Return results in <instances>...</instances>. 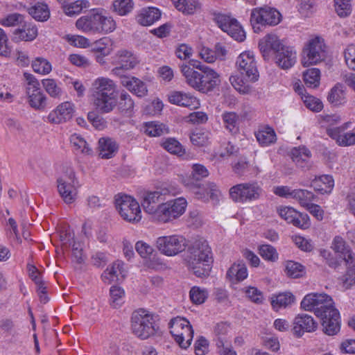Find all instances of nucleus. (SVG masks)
<instances>
[{
    "label": "nucleus",
    "instance_id": "31",
    "mask_svg": "<svg viewBox=\"0 0 355 355\" xmlns=\"http://www.w3.org/2000/svg\"><path fill=\"white\" fill-rule=\"evenodd\" d=\"M295 303V297L291 292H283L274 294L270 298V304L272 309L277 311L281 309L291 307Z\"/></svg>",
    "mask_w": 355,
    "mask_h": 355
},
{
    "label": "nucleus",
    "instance_id": "20",
    "mask_svg": "<svg viewBox=\"0 0 355 355\" xmlns=\"http://www.w3.org/2000/svg\"><path fill=\"white\" fill-rule=\"evenodd\" d=\"M284 44L275 34H267L259 42V48L265 60L270 58L272 54H275Z\"/></svg>",
    "mask_w": 355,
    "mask_h": 355
},
{
    "label": "nucleus",
    "instance_id": "63",
    "mask_svg": "<svg viewBox=\"0 0 355 355\" xmlns=\"http://www.w3.org/2000/svg\"><path fill=\"white\" fill-rule=\"evenodd\" d=\"M285 272L290 277L298 278L302 276L304 267L297 262L288 261L286 264Z\"/></svg>",
    "mask_w": 355,
    "mask_h": 355
},
{
    "label": "nucleus",
    "instance_id": "42",
    "mask_svg": "<svg viewBox=\"0 0 355 355\" xmlns=\"http://www.w3.org/2000/svg\"><path fill=\"white\" fill-rule=\"evenodd\" d=\"M175 7L184 15H193L200 8L197 0H171Z\"/></svg>",
    "mask_w": 355,
    "mask_h": 355
},
{
    "label": "nucleus",
    "instance_id": "50",
    "mask_svg": "<svg viewBox=\"0 0 355 355\" xmlns=\"http://www.w3.org/2000/svg\"><path fill=\"white\" fill-rule=\"evenodd\" d=\"M162 146L168 153L182 157L185 154V148L175 138H167L162 143Z\"/></svg>",
    "mask_w": 355,
    "mask_h": 355
},
{
    "label": "nucleus",
    "instance_id": "45",
    "mask_svg": "<svg viewBox=\"0 0 355 355\" xmlns=\"http://www.w3.org/2000/svg\"><path fill=\"white\" fill-rule=\"evenodd\" d=\"M28 13L36 20L46 21L50 17V11L46 3L37 2L28 9Z\"/></svg>",
    "mask_w": 355,
    "mask_h": 355
},
{
    "label": "nucleus",
    "instance_id": "24",
    "mask_svg": "<svg viewBox=\"0 0 355 355\" xmlns=\"http://www.w3.org/2000/svg\"><path fill=\"white\" fill-rule=\"evenodd\" d=\"M96 33L107 34L116 29V22L113 18L103 10H94Z\"/></svg>",
    "mask_w": 355,
    "mask_h": 355
},
{
    "label": "nucleus",
    "instance_id": "33",
    "mask_svg": "<svg viewBox=\"0 0 355 355\" xmlns=\"http://www.w3.org/2000/svg\"><path fill=\"white\" fill-rule=\"evenodd\" d=\"M311 185L315 191L322 194L329 193L334 188V181L332 176L324 175L318 178H315L311 182Z\"/></svg>",
    "mask_w": 355,
    "mask_h": 355
},
{
    "label": "nucleus",
    "instance_id": "26",
    "mask_svg": "<svg viewBox=\"0 0 355 355\" xmlns=\"http://www.w3.org/2000/svg\"><path fill=\"white\" fill-rule=\"evenodd\" d=\"M168 101L174 105L190 109L198 108L200 105L198 100L190 94L174 91L168 94Z\"/></svg>",
    "mask_w": 355,
    "mask_h": 355
},
{
    "label": "nucleus",
    "instance_id": "2",
    "mask_svg": "<svg viewBox=\"0 0 355 355\" xmlns=\"http://www.w3.org/2000/svg\"><path fill=\"white\" fill-rule=\"evenodd\" d=\"M94 104L101 113H110L117 105V85L107 77H98L92 83Z\"/></svg>",
    "mask_w": 355,
    "mask_h": 355
},
{
    "label": "nucleus",
    "instance_id": "7",
    "mask_svg": "<svg viewBox=\"0 0 355 355\" xmlns=\"http://www.w3.org/2000/svg\"><path fill=\"white\" fill-rule=\"evenodd\" d=\"M170 332L176 343L183 349L189 347L193 340V330L190 322L182 317H176L169 322Z\"/></svg>",
    "mask_w": 355,
    "mask_h": 355
},
{
    "label": "nucleus",
    "instance_id": "62",
    "mask_svg": "<svg viewBox=\"0 0 355 355\" xmlns=\"http://www.w3.org/2000/svg\"><path fill=\"white\" fill-rule=\"evenodd\" d=\"M352 259L354 263H350L349 261H345L347 271L343 277V285L347 288L355 284V257Z\"/></svg>",
    "mask_w": 355,
    "mask_h": 355
},
{
    "label": "nucleus",
    "instance_id": "36",
    "mask_svg": "<svg viewBox=\"0 0 355 355\" xmlns=\"http://www.w3.org/2000/svg\"><path fill=\"white\" fill-rule=\"evenodd\" d=\"M76 26L84 33L96 34L94 10L80 17L76 22Z\"/></svg>",
    "mask_w": 355,
    "mask_h": 355
},
{
    "label": "nucleus",
    "instance_id": "4",
    "mask_svg": "<svg viewBox=\"0 0 355 355\" xmlns=\"http://www.w3.org/2000/svg\"><path fill=\"white\" fill-rule=\"evenodd\" d=\"M327 46L323 38L315 36L310 38L304 44L301 63L304 67L318 64L325 60L327 58Z\"/></svg>",
    "mask_w": 355,
    "mask_h": 355
},
{
    "label": "nucleus",
    "instance_id": "30",
    "mask_svg": "<svg viewBox=\"0 0 355 355\" xmlns=\"http://www.w3.org/2000/svg\"><path fill=\"white\" fill-rule=\"evenodd\" d=\"M291 157L295 164L300 168H309L311 166V153L304 146L293 148L291 151Z\"/></svg>",
    "mask_w": 355,
    "mask_h": 355
},
{
    "label": "nucleus",
    "instance_id": "19",
    "mask_svg": "<svg viewBox=\"0 0 355 355\" xmlns=\"http://www.w3.org/2000/svg\"><path fill=\"white\" fill-rule=\"evenodd\" d=\"M167 192L166 189H160L144 193L141 201L144 211L153 216L158 209L160 202L164 200V196Z\"/></svg>",
    "mask_w": 355,
    "mask_h": 355
},
{
    "label": "nucleus",
    "instance_id": "25",
    "mask_svg": "<svg viewBox=\"0 0 355 355\" xmlns=\"http://www.w3.org/2000/svg\"><path fill=\"white\" fill-rule=\"evenodd\" d=\"M120 83L138 97H144L147 95L148 89L146 83L138 78L126 75L120 78Z\"/></svg>",
    "mask_w": 355,
    "mask_h": 355
},
{
    "label": "nucleus",
    "instance_id": "47",
    "mask_svg": "<svg viewBox=\"0 0 355 355\" xmlns=\"http://www.w3.org/2000/svg\"><path fill=\"white\" fill-rule=\"evenodd\" d=\"M28 103L30 106L36 110H43L46 107L47 97L41 91L28 94Z\"/></svg>",
    "mask_w": 355,
    "mask_h": 355
},
{
    "label": "nucleus",
    "instance_id": "22",
    "mask_svg": "<svg viewBox=\"0 0 355 355\" xmlns=\"http://www.w3.org/2000/svg\"><path fill=\"white\" fill-rule=\"evenodd\" d=\"M274 55L275 63L282 69L291 68L297 60V53L294 49L285 45Z\"/></svg>",
    "mask_w": 355,
    "mask_h": 355
},
{
    "label": "nucleus",
    "instance_id": "38",
    "mask_svg": "<svg viewBox=\"0 0 355 355\" xmlns=\"http://www.w3.org/2000/svg\"><path fill=\"white\" fill-rule=\"evenodd\" d=\"M332 248L336 252L340 254L345 261L354 263L352 259L355 257V254L350 248L346 245L345 241L341 236H337L334 239Z\"/></svg>",
    "mask_w": 355,
    "mask_h": 355
},
{
    "label": "nucleus",
    "instance_id": "58",
    "mask_svg": "<svg viewBox=\"0 0 355 355\" xmlns=\"http://www.w3.org/2000/svg\"><path fill=\"white\" fill-rule=\"evenodd\" d=\"M89 3L87 0H78L64 6V11L68 16L79 14L83 8H89Z\"/></svg>",
    "mask_w": 355,
    "mask_h": 355
},
{
    "label": "nucleus",
    "instance_id": "15",
    "mask_svg": "<svg viewBox=\"0 0 355 355\" xmlns=\"http://www.w3.org/2000/svg\"><path fill=\"white\" fill-rule=\"evenodd\" d=\"M219 27L238 42L245 39V33L236 19L221 15L217 17Z\"/></svg>",
    "mask_w": 355,
    "mask_h": 355
},
{
    "label": "nucleus",
    "instance_id": "16",
    "mask_svg": "<svg viewBox=\"0 0 355 355\" xmlns=\"http://www.w3.org/2000/svg\"><path fill=\"white\" fill-rule=\"evenodd\" d=\"M75 112L74 105L69 101L59 104L51 110L47 116V122L53 124H60L71 120Z\"/></svg>",
    "mask_w": 355,
    "mask_h": 355
},
{
    "label": "nucleus",
    "instance_id": "11",
    "mask_svg": "<svg viewBox=\"0 0 355 355\" xmlns=\"http://www.w3.org/2000/svg\"><path fill=\"white\" fill-rule=\"evenodd\" d=\"M262 189L257 182L238 184L230 189V196L236 202H245L259 198Z\"/></svg>",
    "mask_w": 355,
    "mask_h": 355
},
{
    "label": "nucleus",
    "instance_id": "3",
    "mask_svg": "<svg viewBox=\"0 0 355 355\" xmlns=\"http://www.w3.org/2000/svg\"><path fill=\"white\" fill-rule=\"evenodd\" d=\"M80 186L74 169L71 166H64L62 173L57 179V188L65 203L71 204L75 202Z\"/></svg>",
    "mask_w": 355,
    "mask_h": 355
},
{
    "label": "nucleus",
    "instance_id": "23",
    "mask_svg": "<svg viewBox=\"0 0 355 355\" xmlns=\"http://www.w3.org/2000/svg\"><path fill=\"white\" fill-rule=\"evenodd\" d=\"M321 320L322 330L328 336H334L340 331V317L339 311L331 310L329 314L320 318Z\"/></svg>",
    "mask_w": 355,
    "mask_h": 355
},
{
    "label": "nucleus",
    "instance_id": "17",
    "mask_svg": "<svg viewBox=\"0 0 355 355\" xmlns=\"http://www.w3.org/2000/svg\"><path fill=\"white\" fill-rule=\"evenodd\" d=\"M209 175L207 168L200 164H194L191 167V172L189 177L184 179V185L191 191L199 194L200 198H205V194L198 191V182Z\"/></svg>",
    "mask_w": 355,
    "mask_h": 355
},
{
    "label": "nucleus",
    "instance_id": "39",
    "mask_svg": "<svg viewBox=\"0 0 355 355\" xmlns=\"http://www.w3.org/2000/svg\"><path fill=\"white\" fill-rule=\"evenodd\" d=\"M181 72L185 78L186 83L194 89L198 91L200 71H196L193 67L191 68L187 64L181 66Z\"/></svg>",
    "mask_w": 355,
    "mask_h": 355
},
{
    "label": "nucleus",
    "instance_id": "51",
    "mask_svg": "<svg viewBox=\"0 0 355 355\" xmlns=\"http://www.w3.org/2000/svg\"><path fill=\"white\" fill-rule=\"evenodd\" d=\"M303 80L308 87L315 88L320 85V71L317 68H311L303 73Z\"/></svg>",
    "mask_w": 355,
    "mask_h": 355
},
{
    "label": "nucleus",
    "instance_id": "41",
    "mask_svg": "<svg viewBox=\"0 0 355 355\" xmlns=\"http://www.w3.org/2000/svg\"><path fill=\"white\" fill-rule=\"evenodd\" d=\"M69 140L73 150L77 153L84 155H90L92 153V150L89 147V144L81 135L74 133L70 136Z\"/></svg>",
    "mask_w": 355,
    "mask_h": 355
},
{
    "label": "nucleus",
    "instance_id": "40",
    "mask_svg": "<svg viewBox=\"0 0 355 355\" xmlns=\"http://www.w3.org/2000/svg\"><path fill=\"white\" fill-rule=\"evenodd\" d=\"M327 100L334 106L344 105L346 103L345 87L340 83L336 84L329 91Z\"/></svg>",
    "mask_w": 355,
    "mask_h": 355
},
{
    "label": "nucleus",
    "instance_id": "18",
    "mask_svg": "<svg viewBox=\"0 0 355 355\" xmlns=\"http://www.w3.org/2000/svg\"><path fill=\"white\" fill-rule=\"evenodd\" d=\"M293 333L297 337H302L304 332H313L318 328V323L313 318L308 314H298L293 322Z\"/></svg>",
    "mask_w": 355,
    "mask_h": 355
},
{
    "label": "nucleus",
    "instance_id": "43",
    "mask_svg": "<svg viewBox=\"0 0 355 355\" xmlns=\"http://www.w3.org/2000/svg\"><path fill=\"white\" fill-rule=\"evenodd\" d=\"M324 293H315L306 295L301 302V308L307 311L314 312L320 300H324Z\"/></svg>",
    "mask_w": 355,
    "mask_h": 355
},
{
    "label": "nucleus",
    "instance_id": "57",
    "mask_svg": "<svg viewBox=\"0 0 355 355\" xmlns=\"http://www.w3.org/2000/svg\"><path fill=\"white\" fill-rule=\"evenodd\" d=\"M33 71L42 75L49 74L52 70L51 64L45 58L38 57L32 62Z\"/></svg>",
    "mask_w": 355,
    "mask_h": 355
},
{
    "label": "nucleus",
    "instance_id": "54",
    "mask_svg": "<svg viewBox=\"0 0 355 355\" xmlns=\"http://www.w3.org/2000/svg\"><path fill=\"white\" fill-rule=\"evenodd\" d=\"M225 128L231 132H236L239 129V116L234 112H225L222 114Z\"/></svg>",
    "mask_w": 355,
    "mask_h": 355
},
{
    "label": "nucleus",
    "instance_id": "49",
    "mask_svg": "<svg viewBox=\"0 0 355 355\" xmlns=\"http://www.w3.org/2000/svg\"><path fill=\"white\" fill-rule=\"evenodd\" d=\"M315 196L310 191L306 189H293V198L297 200L300 205L306 207L313 201L315 200Z\"/></svg>",
    "mask_w": 355,
    "mask_h": 355
},
{
    "label": "nucleus",
    "instance_id": "14",
    "mask_svg": "<svg viewBox=\"0 0 355 355\" xmlns=\"http://www.w3.org/2000/svg\"><path fill=\"white\" fill-rule=\"evenodd\" d=\"M277 211L282 219L297 227L307 229L310 226L308 214L298 212L293 207L281 206L277 208Z\"/></svg>",
    "mask_w": 355,
    "mask_h": 355
},
{
    "label": "nucleus",
    "instance_id": "55",
    "mask_svg": "<svg viewBox=\"0 0 355 355\" xmlns=\"http://www.w3.org/2000/svg\"><path fill=\"white\" fill-rule=\"evenodd\" d=\"M323 300H320L314 311L318 318L329 314L331 310H336L334 305V301L329 295L325 294Z\"/></svg>",
    "mask_w": 355,
    "mask_h": 355
},
{
    "label": "nucleus",
    "instance_id": "27",
    "mask_svg": "<svg viewBox=\"0 0 355 355\" xmlns=\"http://www.w3.org/2000/svg\"><path fill=\"white\" fill-rule=\"evenodd\" d=\"M38 30L36 25L32 22H28L24 20L23 23L14 31L13 40L17 42H31L36 38Z\"/></svg>",
    "mask_w": 355,
    "mask_h": 355
},
{
    "label": "nucleus",
    "instance_id": "28",
    "mask_svg": "<svg viewBox=\"0 0 355 355\" xmlns=\"http://www.w3.org/2000/svg\"><path fill=\"white\" fill-rule=\"evenodd\" d=\"M125 275L124 263L118 260L103 272L101 278L105 283L110 284L112 282L123 279Z\"/></svg>",
    "mask_w": 355,
    "mask_h": 355
},
{
    "label": "nucleus",
    "instance_id": "32",
    "mask_svg": "<svg viewBox=\"0 0 355 355\" xmlns=\"http://www.w3.org/2000/svg\"><path fill=\"white\" fill-rule=\"evenodd\" d=\"M118 150L116 142L110 138H101L98 141L99 157L102 159L113 157Z\"/></svg>",
    "mask_w": 355,
    "mask_h": 355
},
{
    "label": "nucleus",
    "instance_id": "61",
    "mask_svg": "<svg viewBox=\"0 0 355 355\" xmlns=\"http://www.w3.org/2000/svg\"><path fill=\"white\" fill-rule=\"evenodd\" d=\"M110 294L112 306L116 308L123 304L125 292L122 288L113 286L110 289Z\"/></svg>",
    "mask_w": 355,
    "mask_h": 355
},
{
    "label": "nucleus",
    "instance_id": "64",
    "mask_svg": "<svg viewBox=\"0 0 355 355\" xmlns=\"http://www.w3.org/2000/svg\"><path fill=\"white\" fill-rule=\"evenodd\" d=\"M245 293L246 297L251 302L256 304H262L263 301V293L257 288L254 286H246L242 289Z\"/></svg>",
    "mask_w": 355,
    "mask_h": 355
},
{
    "label": "nucleus",
    "instance_id": "12",
    "mask_svg": "<svg viewBox=\"0 0 355 355\" xmlns=\"http://www.w3.org/2000/svg\"><path fill=\"white\" fill-rule=\"evenodd\" d=\"M236 66L239 73L245 76L247 80L254 83L259 80V73L253 52L246 51L241 53L236 59Z\"/></svg>",
    "mask_w": 355,
    "mask_h": 355
},
{
    "label": "nucleus",
    "instance_id": "6",
    "mask_svg": "<svg viewBox=\"0 0 355 355\" xmlns=\"http://www.w3.org/2000/svg\"><path fill=\"white\" fill-rule=\"evenodd\" d=\"M139 57L126 49L117 51L111 58V64L114 67L111 73L119 78L126 76L125 72L135 69L139 64Z\"/></svg>",
    "mask_w": 355,
    "mask_h": 355
},
{
    "label": "nucleus",
    "instance_id": "35",
    "mask_svg": "<svg viewBox=\"0 0 355 355\" xmlns=\"http://www.w3.org/2000/svg\"><path fill=\"white\" fill-rule=\"evenodd\" d=\"M198 187H199L198 191L205 194V198H200L199 194L196 192H192L196 196V198L204 202L208 201L209 198L212 200H218L220 191L214 183L207 182L206 184H201L200 182H198Z\"/></svg>",
    "mask_w": 355,
    "mask_h": 355
},
{
    "label": "nucleus",
    "instance_id": "8",
    "mask_svg": "<svg viewBox=\"0 0 355 355\" xmlns=\"http://www.w3.org/2000/svg\"><path fill=\"white\" fill-rule=\"evenodd\" d=\"M115 205L121 216L125 220L137 223L141 218L138 202L130 196H119L115 199Z\"/></svg>",
    "mask_w": 355,
    "mask_h": 355
},
{
    "label": "nucleus",
    "instance_id": "56",
    "mask_svg": "<svg viewBox=\"0 0 355 355\" xmlns=\"http://www.w3.org/2000/svg\"><path fill=\"white\" fill-rule=\"evenodd\" d=\"M146 133L151 137H159L168 132V128L166 125L157 122L151 121L146 123Z\"/></svg>",
    "mask_w": 355,
    "mask_h": 355
},
{
    "label": "nucleus",
    "instance_id": "1",
    "mask_svg": "<svg viewBox=\"0 0 355 355\" xmlns=\"http://www.w3.org/2000/svg\"><path fill=\"white\" fill-rule=\"evenodd\" d=\"M213 261L211 249L205 239L200 238L188 246L184 262L196 277H208Z\"/></svg>",
    "mask_w": 355,
    "mask_h": 355
},
{
    "label": "nucleus",
    "instance_id": "9",
    "mask_svg": "<svg viewBox=\"0 0 355 355\" xmlns=\"http://www.w3.org/2000/svg\"><path fill=\"white\" fill-rule=\"evenodd\" d=\"M158 250L166 256H175L183 252L187 246L185 237L179 234L159 236L156 240Z\"/></svg>",
    "mask_w": 355,
    "mask_h": 355
},
{
    "label": "nucleus",
    "instance_id": "59",
    "mask_svg": "<svg viewBox=\"0 0 355 355\" xmlns=\"http://www.w3.org/2000/svg\"><path fill=\"white\" fill-rule=\"evenodd\" d=\"M167 202L170 203L169 207L175 219L184 213L187 205V200L184 198H178L173 200L167 201Z\"/></svg>",
    "mask_w": 355,
    "mask_h": 355
},
{
    "label": "nucleus",
    "instance_id": "53",
    "mask_svg": "<svg viewBox=\"0 0 355 355\" xmlns=\"http://www.w3.org/2000/svg\"><path fill=\"white\" fill-rule=\"evenodd\" d=\"M42 84L46 93L53 98H60L62 90L60 85L54 79L46 78L42 80Z\"/></svg>",
    "mask_w": 355,
    "mask_h": 355
},
{
    "label": "nucleus",
    "instance_id": "60",
    "mask_svg": "<svg viewBox=\"0 0 355 355\" xmlns=\"http://www.w3.org/2000/svg\"><path fill=\"white\" fill-rule=\"evenodd\" d=\"M191 302L196 304L204 303L208 297V291L205 288L199 286H193L189 292Z\"/></svg>",
    "mask_w": 355,
    "mask_h": 355
},
{
    "label": "nucleus",
    "instance_id": "46",
    "mask_svg": "<svg viewBox=\"0 0 355 355\" xmlns=\"http://www.w3.org/2000/svg\"><path fill=\"white\" fill-rule=\"evenodd\" d=\"M230 82L234 88L239 93L247 94L251 92V86L249 85L248 81L245 78V76L232 75L230 77Z\"/></svg>",
    "mask_w": 355,
    "mask_h": 355
},
{
    "label": "nucleus",
    "instance_id": "48",
    "mask_svg": "<svg viewBox=\"0 0 355 355\" xmlns=\"http://www.w3.org/2000/svg\"><path fill=\"white\" fill-rule=\"evenodd\" d=\"M169 205L170 203L167 202L159 204L158 209L153 216V219L164 223L175 220Z\"/></svg>",
    "mask_w": 355,
    "mask_h": 355
},
{
    "label": "nucleus",
    "instance_id": "34",
    "mask_svg": "<svg viewBox=\"0 0 355 355\" xmlns=\"http://www.w3.org/2000/svg\"><path fill=\"white\" fill-rule=\"evenodd\" d=\"M255 137L261 146H268L276 142L277 135L273 128L263 126L255 132Z\"/></svg>",
    "mask_w": 355,
    "mask_h": 355
},
{
    "label": "nucleus",
    "instance_id": "10",
    "mask_svg": "<svg viewBox=\"0 0 355 355\" xmlns=\"http://www.w3.org/2000/svg\"><path fill=\"white\" fill-rule=\"evenodd\" d=\"M281 21V14L275 8H255L252 10L250 22L254 32L260 31V26H275Z\"/></svg>",
    "mask_w": 355,
    "mask_h": 355
},
{
    "label": "nucleus",
    "instance_id": "52",
    "mask_svg": "<svg viewBox=\"0 0 355 355\" xmlns=\"http://www.w3.org/2000/svg\"><path fill=\"white\" fill-rule=\"evenodd\" d=\"M135 6L132 0H114L112 10L120 16H125L132 12Z\"/></svg>",
    "mask_w": 355,
    "mask_h": 355
},
{
    "label": "nucleus",
    "instance_id": "44",
    "mask_svg": "<svg viewBox=\"0 0 355 355\" xmlns=\"http://www.w3.org/2000/svg\"><path fill=\"white\" fill-rule=\"evenodd\" d=\"M295 90L302 96V99L307 108L314 112H320L322 110L323 105L320 99L311 95H306L304 93V92H305L304 88L300 85L296 87Z\"/></svg>",
    "mask_w": 355,
    "mask_h": 355
},
{
    "label": "nucleus",
    "instance_id": "5",
    "mask_svg": "<svg viewBox=\"0 0 355 355\" xmlns=\"http://www.w3.org/2000/svg\"><path fill=\"white\" fill-rule=\"evenodd\" d=\"M131 323L133 334L141 339L148 338L157 331L153 315L145 309L134 311Z\"/></svg>",
    "mask_w": 355,
    "mask_h": 355
},
{
    "label": "nucleus",
    "instance_id": "29",
    "mask_svg": "<svg viewBox=\"0 0 355 355\" xmlns=\"http://www.w3.org/2000/svg\"><path fill=\"white\" fill-rule=\"evenodd\" d=\"M161 17L160 10L155 7L141 9L136 16V20L141 26H150Z\"/></svg>",
    "mask_w": 355,
    "mask_h": 355
},
{
    "label": "nucleus",
    "instance_id": "13",
    "mask_svg": "<svg viewBox=\"0 0 355 355\" xmlns=\"http://www.w3.org/2000/svg\"><path fill=\"white\" fill-rule=\"evenodd\" d=\"M193 68L200 71L198 92L207 93L220 83V76L213 69L195 60L191 61Z\"/></svg>",
    "mask_w": 355,
    "mask_h": 355
},
{
    "label": "nucleus",
    "instance_id": "37",
    "mask_svg": "<svg viewBox=\"0 0 355 355\" xmlns=\"http://www.w3.org/2000/svg\"><path fill=\"white\" fill-rule=\"evenodd\" d=\"M248 270L245 263H234L227 272V278L232 282L236 283L244 280L248 277Z\"/></svg>",
    "mask_w": 355,
    "mask_h": 355
},
{
    "label": "nucleus",
    "instance_id": "21",
    "mask_svg": "<svg viewBox=\"0 0 355 355\" xmlns=\"http://www.w3.org/2000/svg\"><path fill=\"white\" fill-rule=\"evenodd\" d=\"M348 125L347 123L335 128H328L327 134L332 139L335 140L340 146H349L355 144V141L351 132H345Z\"/></svg>",
    "mask_w": 355,
    "mask_h": 355
}]
</instances>
